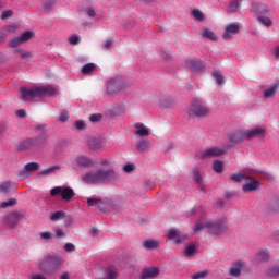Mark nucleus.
<instances>
[{
    "label": "nucleus",
    "instance_id": "79ce46f5",
    "mask_svg": "<svg viewBox=\"0 0 279 279\" xmlns=\"http://www.w3.org/2000/svg\"><path fill=\"white\" fill-rule=\"evenodd\" d=\"M11 182L7 181L0 185V193H10Z\"/></svg>",
    "mask_w": 279,
    "mask_h": 279
},
{
    "label": "nucleus",
    "instance_id": "864d4df0",
    "mask_svg": "<svg viewBox=\"0 0 279 279\" xmlns=\"http://www.w3.org/2000/svg\"><path fill=\"white\" fill-rule=\"evenodd\" d=\"M134 169H135V165H133V163H128L124 166L125 173H131L132 171H134Z\"/></svg>",
    "mask_w": 279,
    "mask_h": 279
},
{
    "label": "nucleus",
    "instance_id": "052dcab7",
    "mask_svg": "<svg viewBox=\"0 0 279 279\" xmlns=\"http://www.w3.org/2000/svg\"><path fill=\"white\" fill-rule=\"evenodd\" d=\"M75 124H76V128H77L78 130H84V129L86 128L85 122L82 121V120L76 121Z\"/></svg>",
    "mask_w": 279,
    "mask_h": 279
},
{
    "label": "nucleus",
    "instance_id": "09e8293b",
    "mask_svg": "<svg viewBox=\"0 0 279 279\" xmlns=\"http://www.w3.org/2000/svg\"><path fill=\"white\" fill-rule=\"evenodd\" d=\"M80 37L77 36V35H73V36H71L70 38H69V43L71 44V45H77L78 43H80Z\"/></svg>",
    "mask_w": 279,
    "mask_h": 279
},
{
    "label": "nucleus",
    "instance_id": "6e6d98bb",
    "mask_svg": "<svg viewBox=\"0 0 279 279\" xmlns=\"http://www.w3.org/2000/svg\"><path fill=\"white\" fill-rule=\"evenodd\" d=\"M19 52H20V57H21L22 59H29V58L33 57V54H32L31 52H28V51H23V50H21V51H19Z\"/></svg>",
    "mask_w": 279,
    "mask_h": 279
},
{
    "label": "nucleus",
    "instance_id": "5fc2aeb1",
    "mask_svg": "<svg viewBox=\"0 0 279 279\" xmlns=\"http://www.w3.org/2000/svg\"><path fill=\"white\" fill-rule=\"evenodd\" d=\"M69 120V113H68V111H61V113H60V121L61 122H66Z\"/></svg>",
    "mask_w": 279,
    "mask_h": 279
},
{
    "label": "nucleus",
    "instance_id": "7ed1b4c3",
    "mask_svg": "<svg viewBox=\"0 0 279 279\" xmlns=\"http://www.w3.org/2000/svg\"><path fill=\"white\" fill-rule=\"evenodd\" d=\"M56 95H58V90L51 85L34 86L32 88H26V87L21 88V96H22V99L25 101H33L43 97L56 96Z\"/></svg>",
    "mask_w": 279,
    "mask_h": 279
},
{
    "label": "nucleus",
    "instance_id": "338daca9",
    "mask_svg": "<svg viewBox=\"0 0 279 279\" xmlns=\"http://www.w3.org/2000/svg\"><path fill=\"white\" fill-rule=\"evenodd\" d=\"M16 114H17L20 118H25V117H26V111H25V110H17V111H16Z\"/></svg>",
    "mask_w": 279,
    "mask_h": 279
},
{
    "label": "nucleus",
    "instance_id": "f03ea898",
    "mask_svg": "<svg viewBox=\"0 0 279 279\" xmlns=\"http://www.w3.org/2000/svg\"><path fill=\"white\" fill-rule=\"evenodd\" d=\"M64 265V259L61 255L53 253L46 255L39 262V271L44 275L51 277L54 276L58 271L62 270Z\"/></svg>",
    "mask_w": 279,
    "mask_h": 279
},
{
    "label": "nucleus",
    "instance_id": "680f3d73",
    "mask_svg": "<svg viewBox=\"0 0 279 279\" xmlns=\"http://www.w3.org/2000/svg\"><path fill=\"white\" fill-rule=\"evenodd\" d=\"M86 13L90 16V17H95L96 16V12L93 8H87L86 9Z\"/></svg>",
    "mask_w": 279,
    "mask_h": 279
},
{
    "label": "nucleus",
    "instance_id": "9d476101",
    "mask_svg": "<svg viewBox=\"0 0 279 279\" xmlns=\"http://www.w3.org/2000/svg\"><path fill=\"white\" fill-rule=\"evenodd\" d=\"M124 88V84L123 82L118 78V80H111L109 83H108V86H107V93L109 95H113L116 93H119L120 90H122Z\"/></svg>",
    "mask_w": 279,
    "mask_h": 279
},
{
    "label": "nucleus",
    "instance_id": "ddd939ff",
    "mask_svg": "<svg viewBox=\"0 0 279 279\" xmlns=\"http://www.w3.org/2000/svg\"><path fill=\"white\" fill-rule=\"evenodd\" d=\"M160 274V269L158 267H149L145 268L141 275L142 279H154L157 278Z\"/></svg>",
    "mask_w": 279,
    "mask_h": 279
},
{
    "label": "nucleus",
    "instance_id": "4c0bfd02",
    "mask_svg": "<svg viewBox=\"0 0 279 279\" xmlns=\"http://www.w3.org/2000/svg\"><path fill=\"white\" fill-rule=\"evenodd\" d=\"M248 175H243L239 172L234 173L233 175H231V181L233 182H242V180H247Z\"/></svg>",
    "mask_w": 279,
    "mask_h": 279
},
{
    "label": "nucleus",
    "instance_id": "72a5a7b5",
    "mask_svg": "<svg viewBox=\"0 0 279 279\" xmlns=\"http://www.w3.org/2000/svg\"><path fill=\"white\" fill-rule=\"evenodd\" d=\"M208 276H209V271L203 270L192 275V279H206Z\"/></svg>",
    "mask_w": 279,
    "mask_h": 279
},
{
    "label": "nucleus",
    "instance_id": "603ef678",
    "mask_svg": "<svg viewBox=\"0 0 279 279\" xmlns=\"http://www.w3.org/2000/svg\"><path fill=\"white\" fill-rule=\"evenodd\" d=\"M89 119L92 122H99L102 119V114L101 113L92 114Z\"/></svg>",
    "mask_w": 279,
    "mask_h": 279
},
{
    "label": "nucleus",
    "instance_id": "f3484780",
    "mask_svg": "<svg viewBox=\"0 0 279 279\" xmlns=\"http://www.w3.org/2000/svg\"><path fill=\"white\" fill-rule=\"evenodd\" d=\"M185 66L192 71H199L203 69V63L201 60H187L185 61Z\"/></svg>",
    "mask_w": 279,
    "mask_h": 279
},
{
    "label": "nucleus",
    "instance_id": "2f4dec72",
    "mask_svg": "<svg viewBox=\"0 0 279 279\" xmlns=\"http://www.w3.org/2000/svg\"><path fill=\"white\" fill-rule=\"evenodd\" d=\"M60 167L59 166H52L48 169H45L39 172V175H50L51 173H54L56 171H59Z\"/></svg>",
    "mask_w": 279,
    "mask_h": 279
},
{
    "label": "nucleus",
    "instance_id": "39448f33",
    "mask_svg": "<svg viewBox=\"0 0 279 279\" xmlns=\"http://www.w3.org/2000/svg\"><path fill=\"white\" fill-rule=\"evenodd\" d=\"M228 230V220L222 218L216 222H207V232L209 234H223Z\"/></svg>",
    "mask_w": 279,
    "mask_h": 279
},
{
    "label": "nucleus",
    "instance_id": "3c124183",
    "mask_svg": "<svg viewBox=\"0 0 279 279\" xmlns=\"http://www.w3.org/2000/svg\"><path fill=\"white\" fill-rule=\"evenodd\" d=\"M113 45H114V39H109L106 41V44L102 46V48L105 50H110Z\"/></svg>",
    "mask_w": 279,
    "mask_h": 279
},
{
    "label": "nucleus",
    "instance_id": "a18cd8bd",
    "mask_svg": "<svg viewBox=\"0 0 279 279\" xmlns=\"http://www.w3.org/2000/svg\"><path fill=\"white\" fill-rule=\"evenodd\" d=\"M214 78H216V83H218V85L223 84V75L220 72H214Z\"/></svg>",
    "mask_w": 279,
    "mask_h": 279
},
{
    "label": "nucleus",
    "instance_id": "5701e85b",
    "mask_svg": "<svg viewBox=\"0 0 279 279\" xmlns=\"http://www.w3.org/2000/svg\"><path fill=\"white\" fill-rule=\"evenodd\" d=\"M201 36H203V38L205 39H209L213 41H216L218 39L216 34L209 28H203V33H201Z\"/></svg>",
    "mask_w": 279,
    "mask_h": 279
},
{
    "label": "nucleus",
    "instance_id": "aec40b11",
    "mask_svg": "<svg viewBox=\"0 0 279 279\" xmlns=\"http://www.w3.org/2000/svg\"><path fill=\"white\" fill-rule=\"evenodd\" d=\"M150 148V142L148 138H143L136 144V149L140 153L148 151Z\"/></svg>",
    "mask_w": 279,
    "mask_h": 279
},
{
    "label": "nucleus",
    "instance_id": "412c9836",
    "mask_svg": "<svg viewBox=\"0 0 279 279\" xmlns=\"http://www.w3.org/2000/svg\"><path fill=\"white\" fill-rule=\"evenodd\" d=\"M136 131L135 134L145 137L149 135V130L143 124V123H136L135 124Z\"/></svg>",
    "mask_w": 279,
    "mask_h": 279
},
{
    "label": "nucleus",
    "instance_id": "37998d69",
    "mask_svg": "<svg viewBox=\"0 0 279 279\" xmlns=\"http://www.w3.org/2000/svg\"><path fill=\"white\" fill-rule=\"evenodd\" d=\"M16 204H17V201H16V198H11L10 201H8V202H3V203H1V208H9L10 206H16Z\"/></svg>",
    "mask_w": 279,
    "mask_h": 279
},
{
    "label": "nucleus",
    "instance_id": "c03bdc74",
    "mask_svg": "<svg viewBox=\"0 0 279 279\" xmlns=\"http://www.w3.org/2000/svg\"><path fill=\"white\" fill-rule=\"evenodd\" d=\"M51 221H60V219H64V214L62 211H56L50 217Z\"/></svg>",
    "mask_w": 279,
    "mask_h": 279
},
{
    "label": "nucleus",
    "instance_id": "4d7b16f0",
    "mask_svg": "<svg viewBox=\"0 0 279 279\" xmlns=\"http://www.w3.org/2000/svg\"><path fill=\"white\" fill-rule=\"evenodd\" d=\"M64 250H65V252H75V245L72 243H66L64 245Z\"/></svg>",
    "mask_w": 279,
    "mask_h": 279
},
{
    "label": "nucleus",
    "instance_id": "c756f323",
    "mask_svg": "<svg viewBox=\"0 0 279 279\" xmlns=\"http://www.w3.org/2000/svg\"><path fill=\"white\" fill-rule=\"evenodd\" d=\"M207 223L208 222H202V221L196 222V226L194 227V233L201 234L203 230H206V228L208 229Z\"/></svg>",
    "mask_w": 279,
    "mask_h": 279
},
{
    "label": "nucleus",
    "instance_id": "b1692460",
    "mask_svg": "<svg viewBox=\"0 0 279 279\" xmlns=\"http://www.w3.org/2000/svg\"><path fill=\"white\" fill-rule=\"evenodd\" d=\"M245 131H239L235 134H231V136H229V140H231V142L233 143H241L242 141L246 140V136H244Z\"/></svg>",
    "mask_w": 279,
    "mask_h": 279
},
{
    "label": "nucleus",
    "instance_id": "20e7f679",
    "mask_svg": "<svg viewBox=\"0 0 279 279\" xmlns=\"http://www.w3.org/2000/svg\"><path fill=\"white\" fill-rule=\"evenodd\" d=\"M209 111L210 110L208 107L204 106L202 102L196 100L192 102V105L190 106L187 114H190L191 117L205 118L208 116Z\"/></svg>",
    "mask_w": 279,
    "mask_h": 279
},
{
    "label": "nucleus",
    "instance_id": "58836bf2",
    "mask_svg": "<svg viewBox=\"0 0 279 279\" xmlns=\"http://www.w3.org/2000/svg\"><path fill=\"white\" fill-rule=\"evenodd\" d=\"M185 257H193L194 254H196V248H195V245H190L187 247H185Z\"/></svg>",
    "mask_w": 279,
    "mask_h": 279
},
{
    "label": "nucleus",
    "instance_id": "4be33fe9",
    "mask_svg": "<svg viewBox=\"0 0 279 279\" xmlns=\"http://www.w3.org/2000/svg\"><path fill=\"white\" fill-rule=\"evenodd\" d=\"M244 267V262H236L235 263V268H231V270H229V274L232 276V277H240L241 276V268Z\"/></svg>",
    "mask_w": 279,
    "mask_h": 279
},
{
    "label": "nucleus",
    "instance_id": "393cba45",
    "mask_svg": "<svg viewBox=\"0 0 279 279\" xmlns=\"http://www.w3.org/2000/svg\"><path fill=\"white\" fill-rule=\"evenodd\" d=\"M279 84L275 83L271 85L268 89L264 90V97L265 98H271L276 95L278 92Z\"/></svg>",
    "mask_w": 279,
    "mask_h": 279
},
{
    "label": "nucleus",
    "instance_id": "ea45409f",
    "mask_svg": "<svg viewBox=\"0 0 279 279\" xmlns=\"http://www.w3.org/2000/svg\"><path fill=\"white\" fill-rule=\"evenodd\" d=\"M95 70V64L94 63H88V64H85L82 69V73L83 74H89L92 73L93 71Z\"/></svg>",
    "mask_w": 279,
    "mask_h": 279
},
{
    "label": "nucleus",
    "instance_id": "c9c22d12",
    "mask_svg": "<svg viewBox=\"0 0 279 279\" xmlns=\"http://www.w3.org/2000/svg\"><path fill=\"white\" fill-rule=\"evenodd\" d=\"M39 165L37 162H29L25 166V170L28 171L29 173L33 171H38Z\"/></svg>",
    "mask_w": 279,
    "mask_h": 279
},
{
    "label": "nucleus",
    "instance_id": "a19ab883",
    "mask_svg": "<svg viewBox=\"0 0 279 279\" xmlns=\"http://www.w3.org/2000/svg\"><path fill=\"white\" fill-rule=\"evenodd\" d=\"M33 36H34V33L27 31V32L23 33V34L20 36V39H21L22 43H25V41H28Z\"/></svg>",
    "mask_w": 279,
    "mask_h": 279
},
{
    "label": "nucleus",
    "instance_id": "c85d7f7f",
    "mask_svg": "<svg viewBox=\"0 0 279 279\" xmlns=\"http://www.w3.org/2000/svg\"><path fill=\"white\" fill-rule=\"evenodd\" d=\"M88 146L94 149V150H97L101 147V141L100 140H97L95 137H92L88 140Z\"/></svg>",
    "mask_w": 279,
    "mask_h": 279
},
{
    "label": "nucleus",
    "instance_id": "8fccbe9b",
    "mask_svg": "<svg viewBox=\"0 0 279 279\" xmlns=\"http://www.w3.org/2000/svg\"><path fill=\"white\" fill-rule=\"evenodd\" d=\"M13 15V11L12 10H7L2 12L1 19L2 20H8L9 17H11Z\"/></svg>",
    "mask_w": 279,
    "mask_h": 279
},
{
    "label": "nucleus",
    "instance_id": "13d9d810",
    "mask_svg": "<svg viewBox=\"0 0 279 279\" xmlns=\"http://www.w3.org/2000/svg\"><path fill=\"white\" fill-rule=\"evenodd\" d=\"M100 202L98 198H88L87 204L88 206H97V204Z\"/></svg>",
    "mask_w": 279,
    "mask_h": 279
},
{
    "label": "nucleus",
    "instance_id": "69168bd1",
    "mask_svg": "<svg viewBox=\"0 0 279 279\" xmlns=\"http://www.w3.org/2000/svg\"><path fill=\"white\" fill-rule=\"evenodd\" d=\"M145 184L148 189H155V183L151 180L146 181Z\"/></svg>",
    "mask_w": 279,
    "mask_h": 279
},
{
    "label": "nucleus",
    "instance_id": "4468645a",
    "mask_svg": "<svg viewBox=\"0 0 279 279\" xmlns=\"http://www.w3.org/2000/svg\"><path fill=\"white\" fill-rule=\"evenodd\" d=\"M252 9L253 11L258 15V16H264L266 14H269V7L266 5V4H257V3H254L252 5Z\"/></svg>",
    "mask_w": 279,
    "mask_h": 279
},
{
    "label": "nucleus",
    "instance_id": "473e14b6",
    "mask_svg": "<svg viewBox=\"0 0 279 279\" xmlns=\"http://www.w3.org/2000/svg\"><path fill=\"white\" fill-rule=\"evenodd\" d=\"M240 1L241 0H233L229 3V12L234 13L238 12L239 8H240Z\"/></svg>",
    "mask_w": 279,
    "mask_h": 279
},
{
    "label": "nucleus",
    "instance_id": "f704fd0d",
    "mask_svg": "<svg viewBox=\"0 0 279 279\" xmlns=\"http://www.w3.org/2000/svg\"><path fill=\"white\" fill-rule=\"evenodd\" d=\"M267 275L270 277H278L279 276V264L277 266L268 268Z\"/></svg>",
    "mask_w": 279,
    "mask_h": 279
},
{
    "label": "nucleus",
    "instance_id": "6ab92c4d",
    "mask_svg": "<svg viewBox=\"0 0 279 279\" xmlns=\"http://www.w3.org/2000/svg\"><path fill=\"white\" fill-rule=\"evenodd\" d=\"M239 25L236 24H231L229 26H227V28L225 29V35H222V37H225V39H230L232 37V35L236 34L239 32Z\"/></svg>",
    "mask_w": 279,
    "mask_h": 279
},
{
    "label": "nucleus",
    "instance_id": "7c9ffc66",
    "mask_svg": "<svg viewBox=\"0 0 279 279\" xmlns=\"http://www.w3.org/2000/svg\"><path fill=\"white\" fill-rule=\"evenodd\" d=\"M257 20L260 24L265 25L266 27L272 26V21L265 15L257 16Z\"/></svg>",
    "mask_w": 279,
    "mask_h": 279
},
{
    "label": "nucleus",
    "instance_id": "a878e982",
    "mask_svg": "<svg viewBox=\"0 0 279 279\" xmlns=\"http://www.w3.org/2000/svg\"><path fill=\"white\" fill-rule=\"evenodd\" d=\"M144 247L146 250H158L159 242L157 240L148 239L144 241Z\"/></svg>",
    "mask_w": 279,
    "mask_h": 279
},
{
    "label": "nucleus",
    "instance_id": "dca6fc26",
    "mask_svg": "<svg viewBox=\"0 0 279 279\" xmlns=\"http://www.w3.org/2000/svg\"><path fill=\"white\" fill-rule=\"evenodd\" d=\"M76 162L78 166L84 167V168H89L95 165L93 159L88 158L87 156H80L76 158Z\"/></svg>",
    "mask_w": 279,
    "mask_h": 279
},
{
    "label": "nucleus",
    "instance_id": "0e129e2a",
    "mask_svg": "<svg viewBox=\"0 0 279 279\" xmlns=\"http://www.w3.org/2000/svg\"><path fill=\"white\" fill-rule=\"evenodd\" d=\"M27 172H28V171H26V169H25V170H22V171L20 172V178H22V180H25V178H28Z\"/></svg>",
    "mask_w": 279,
    "mask_h": 279
},
{
    "label": "nucleus",
    "instance_id": "49530a36",
    "mask_svg": "<svg viewBox=\"0 0 279 279\" xmlns=\"http://www.w3.org/2000/svg\"><path fill=\"white\" fill-rule=\"evenodd\" d=\"M192 15L196 21H203L204 20V14L199 10H194L192 11Z\"/></svg>",
    "mask_w": 279,
    "mask_h": 279
},
{
    "label": "nucleus",
    "instance_id": "de8ad7c7",
    "mask_svg": "<svg viewBox=\"0 0 279 279\" xmlns=\"http://www.w3.org/2000/svg\"><path fill=\"white\" fill-rule=\"evenodd\" d=\"M21 44H23V43H22V39H21V37H17V38H14V39L11 40L10 47L16 48V47L20 46Z\"/></svg>",
    "mask_w": 279,
    "mask_h": 279
},
{
    "label": "nucleus",
    "instance_id": "bb28decb",
    "mask_svg": "<svg viewBox=\"0 0 279 279\" xmlns=\"http://www.w3.org/2000/svg\"><path fill=\"white\" fill-rule=\"evenodd\" d=\"M168 236L174 240L177 243H182V241L184 240V236H181L175 229H170V232H168Z\"/></svg>",
    "mask_w": 279,
    "mask_h": 279
},
{
    "label": "nucleus",
    "instance_id": "cd10ccee",
    "mask_svg": "<svg viewBox=\"0 0 279 279\" xmlns=\"http://www.w3.org/2000/svg\"><path fill=\"white\" fill-rule=\"evenodd\" d=\"M192 175H194V180L196 181V184H198L201 189H204V183H203L199 170L194 168V170H192Z\"/></svg>",
    "mask_w": 279,
    "mask_h": 279
},
{
    "label": "nucleus",
    "instance_id": "a211bd4d",
    "mask_svg": "<svg viewBox=\"0 0 279 279\" xmlns=\"http://www.w3.org/2000/svg\"><path fill=\"white\" fill-rule=\"evenodd\" d=\"M118 276H119V272L114 266H109L105 269L104 279H117Z\"/></svg>",
    "mask_w": 279,
    "mask_h": 279
},
{
    "label": "nucleus",
    "instance_id": "774afa93",
    "mask_svg": "<svg viewBox=\"0 0 279 279\" xmlns=\"http://www.w3.org/2000/svg\"><path fill=\"white\" fill-rule=\"evenodd\" d=\"M70 278H71V276L68 271H65L61 275V279H70Z\"/></svg>",
    "mask_w": 279,
    "mask_h": 279
},
{
    "label": "nucleus",
    "instance_id": "bf43d9fd",
    "mask_svg": "<svg viewBox=\"0 0 279 279\" xmlns=\"http://www.w3.org/2000/svg\"><path fill=\"white\" fill-rule=\"evenodd\" d=\"M40 236H41V239H44L45 241H48L49 239H51L52 233L49 232V231L43 232V233L40 234Z\"/></svg>",
    "mask_w": 279,
    "mask_h": 279
},
{
    "label": "nucleus",
    "instance_id": "e2e57ef3",
    "mask_svg": "<svg viewBox=\"0 0 279 279\" xmlns=\"http://www.w3.org/2000/svg\"><path fill=\"white\" fill-rule=\"evenodd\" d=\"M54 5V1L53 0H49L45 3L44 8L46 10H49L50 8H52Z\"/></svg>",
    "mask_w": 279,
    "mask_h": 279
},
{
    "label": "nucleus",
    "instance_id": "f257e3e1",
    "mask_svg": "<svg viewBox=\"0 0 279 279\" xmlns=\"http://www.w3.org/2000/svg\"><path fill=\"white\" fill-rule=\"evenodd\" d=\"M86 184H109L119 180V174L113 169H97L86 172L82 177Z\"/></svg>",
    "mask_w": 279,
    "mask_h": 279
},
{
    "label": "nucleus",
    "instance_id": "1a4fd4ad",
    "mask_svg": "<svg viewBox=\"0 0 279 279\" xmlns=\"http://www.w3.org/2000/svg\"><path fill=\"white\" fill-rule=\"evenodd\" d=\"M245 180H248L250 182L245 183L242 186V192L243 193H253L254 191H257V189H259V186H260L259 181H257L253 177H246Z\"/></svg>",
    "mask_w": 279,
    "mask_h": 279
},
{
    "label": "nucleus",
    "instance_id": "9b49d317",
    "mask_svg": "<svg viewBox=\"0 0 279 279\" xmlns=\"http://www.w3.org/2000/svg\"><path fill=\"white\" fill-rule=\"evenodd\" d=\"M225 154V149L219 147H211L206 149L205 151H201V158H213L218 157Z\"/></svg>",
    "mask_w": 279,
    "mask_h": 279
},
{
    "label": "nucleus",
    "instance_id": "423d86ee",
    "mask_svg": "<svg viewBox=\"0 0 279 279\" xmlns=\"http://www.w3.org/2000/svg\"><path fill=\"white\" fill-rule=\"evenodd\" d=\"M50 195L52 197H56V195H61L64 202H70V199L74 197L75 193L71 187L62 189L61 186H57L51 190Z\"/></svg>",
    "mask_w": 279,
    "mask_h": 279
},
{
    "label": "nucleus",
    "instance_id": "f8f14e48",
    "mask_svg": "<svg viewBox=\"0 0 279 279\" xmlns=\"http://www.w3.org/2000/svg\"><path fill=\"white\" fill-rule=\"evenodd\" d=\"M266 133V130L258 126V128H255V129H252V130H244V136L246 140H252L256 136H264Z\"/></svg>",
    "mask_w": 279,
    "mask_h": 279
},
{
    "label": "nucleus",
    "instance_id": "2eb2a0df",
    "mask_svg": "<svg viewBox=\"0 0 279 279\" xmlns=\"http://www.w3.org/2000/svg\"><path fill=\"white\" fill-rule=\"evenodd\" d=\"M22 217H24L23 214L19 213V211H13L9 217H8V223L9 226H11V228H14V226H16L20 221V219H22Z\"/></svg>",
    "mask_w": 279,
    "mask_h": 279
},
{
    "label": "nucleus",
    "instance_id": "6e6552de",
    "mask_svg": "<svg viewBox=\"0 0 279 279\" xmlns=\"http://www.w3.org/2000/svg\"><path fill=\"white\" fill-rule=\"evenodd\" d=\"M270 259V253L268 250H260L257 252L253 258L254 265H262L268 263Z\"/></svg>",
    "mask_w": 279,
    "mask_h": 279
},
{
    "label": "nucleus",
    "instance_id": "e433bc0d",
    "mask_svg": "<svg viewBox=\"0 0 279 279\" xmlns=\"http://www.w3.org/2000/svg\"><path fill=\"white\" fill-rule=\"evenodd\" d=\"M214 171H216V173H222V171H223V162L220 161V160L214 161Z\"/></svg>",
    "mask_w": 279,
    "mask_h": 279
},
{
    "label": "nucleus",
    "instance_id": "0eeeda50",
    "mask_svg": "<svg viewBox=\"0 0 279 279\" xmlns=\"http://www.w3.org/2000/svg\"><path fill=\"white\" fill-rule=\"evenodd\" d=\"M46 140H47V136L45 134H43L36 138H27L20 144L19 150L31 149L35 145L43 144Z\"/></svg>",
    "mask_w": 279,
    "mask_h": 279
}]
</instances>
